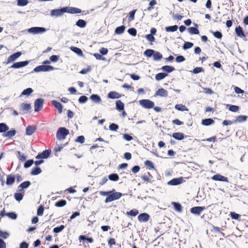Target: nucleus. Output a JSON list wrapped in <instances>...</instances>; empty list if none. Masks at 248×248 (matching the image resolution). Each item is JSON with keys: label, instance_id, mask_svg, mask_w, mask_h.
I'll use <instances>...</instances> for the list:
<instances>
[{"label": "nucleus", "instance_id": "1", "mask_svg": "<svg viewBox=\"0 0 248 248\" xmlns=\"http://www.w3.org/2000/svg\"><path fill=\"white\" fill-rule=\"evenodd\" d=\"M69 134V131L64 127H61L57 132V138L59 140L65 139L66 136Z\"/></svg>", "mask_w": 248, "mask_h": 248}, {"label": "nucleus", "instance_id": "2", "mask_svg": "<svg viewBox=\"0 0 248 248\" xmlns=\"http://www.w3.org/2000/svg\"><path fill=\"white\" fill-rule=\"evenodd\" d=\"M122 196V194L120 192H112L109 194V195L106 198L105 202L108 203L119 199Z\"/></svg>", "mask_w": 248, "mask_h": 248}, {"label": "nucleus", "instance_id": "3", "mask_svg": "<svg viewBox=\"0 0 248 248\" xmlns=\"http://www.w3.org/2000/svg\"><path fill=\"white\" fill-rule=\"evenodd\" d=\"M46 29L44 27H32L28 30V32L33 34H41L45 32Z\"/></svg>", "mask_w": 248, "mask_h": 248}, {"label": "nucleus", "instance_id": "4", "mask_svg": "<svg viewBox=\"0 0 248 248\" xmlns=\"http://www.w3.org/2000/svg\"><path fill=\"white\" fill-rule=\"evenodd\" d=\"M54 69V68L50 65H39L37 67H36L34 69V71L35 72H46V71H52Z\"/></svg>", "mask_w": 248, "mask_h": 248}, {"label": "nucleus", "instance_id": "5", "mask_svg": "<svg viewBox=\"0 0 248 248\" xmlns=\"http://www.w3.org/2000/svg\"><path fill=\"white\" fill-rule=\"evenodd\" d=\"M140 104L146 108H151L154 107V103L149 99H142L139 101Z\"/></svg>", "mask_w": 248, "mask_h": 248}, {"label": "nucleus", "instance_id": "6", "mask_svg": "<svg viewBox=\"0 0 248 248\" xmlns=\"http://www.w3.org/2000/svg\"><path fill=\"white\" fill-rule=\"evenodd\" d=\"M64 14V7L60 9H55L50 11V15L52 17H59L62 16Z\"/></svg>", "mask_w": 248, "mask_h": 248}, {"label": "nucleus", "instance_id": "7", "mask_svg": "<svg viewBox=\"0 0 248 248\" xmlns=\"http://www.w3.org/2000/svg\"><path fill=\"white\" fill-rule=\"evenodd\" d=\"M64 13H68L69 14H78L81 12V10L80 9L76 7H64Z\"/></svg>", "mask_w": 248, "mask_h": 248}, {"label": "nucleus", "instance_id": "8", "mask_svg": "<svg viewBox=\"0 0 248 248\" xmlns=\"http://www.w3.org/2000/svg\"><path fill=\"white\" fill-rule=\"evenodd\" d=\"M185 182L184 178L179 177L177 178H174L168 182V185L176 186L180 185Z\"/></svg>", "mask_w": 248, "mask_h": 248}, {"label": "nucleus", "instance_id": "9", "mask_svg": "<svg viewBox=\"0 0 248 248\" xmlns=\"http://www.w3.org/2000/svg\"><path fill=\"white\" fill-rule=\"evenodd\" d=\"M43 99L39 98L35 100L34 102V111L36 112L39 111L43 108Z\"/></svg>", "mask_w": 248, "mask_h": 248}, {"label": "nucleus", "instance_id": "10", "mask_svg": "<svg viewBox=\"0 0 248 248\" xmlns=\"http://www.w3.org/2000/svg\"><path fill=\"white\" fill-rule=\"evenodd\" d=\"M204 209L205 207L202 206L194 207L190 209V212L192 214L199 216Z\"/></svg>", "mask_w": 248, "mask_h": 248}, {"label": "nucleus", "instance_id": "11", "mask_svg": "<svg viewBox=\"0 0 248 248\" xmlns=\"http://www.w3.org/2000/svg\"><path fill=\"white\" fill-rule=\"evenodd\" d=\"M29 64V62L27 61L23 62H19L14 63L11 66L12 68H19L22 67L26 66Z\"/></svg>", "mask_w": 248, "mask_h": 248}, {"label": "nucleus", "instance_id": "12", "mask_svg": "<svg viewBox=\"0 0 248 248\" xmlns=\"http://www.w3.org/2000/svg\"><path fill=\"white\" fill-rule=\"evenodd\" d=\"M21 55L20 52H17L10 56L7 59V63L14 62Z\"/></svg>", "mask_w": 248, "mask_h": 248}, {"label": "nucleus", "instance_id": "13", "mask_svg": "<svg viewBox=\"0 0 248 248\" xmlns=\"http://www.w3.org/2000/svg\"><path fill=\"white\" fill-rule=\"evenodd\" d=\"M51 153L50 150H46L44 151L41 154H39L36 157L37 159L40 158H47Z\"/></svg>", "mask_w": 248, "mask_h": 248}, {"label": "nucleus", "instance_id": "14", "mask_svg": "<svg viewBox=\"0 0 248 248\" xmlns=\"http://www.w3.org/2000/svg\"><path fill=\"white\" fill-rule=\"evenodd\" d=\"M212 179L214 181H223V182H228V179L227 177H225L223 176H222L220 174H216L214 175L212 177Z\"/></svg>", "mask_w": 248, "mask_h": 248}, {"label": "nucleus", "instance_id": "15", "mask_svg": "<svg viewBox=\"0 0 248 248\" xmlns=\"http://www.w3.org/2000/svg\"><path fill=\"white\" fill-rule=\"evenodd\" d=\"M160 96L161 97H167L168 96V92L163 88L158 90L155 94V96Z\"/></svg>", "mask_w": 248, "mask_h": 248}, {"label": "nucleus", "instance_id": "16", "mask_svg": "<svg viewBox=\"0 0 248 248\" xmlns=\"http://www.w3.org/2000/svg\"><path fill=\"white\" fill-rule=\"evenodd\" d=\"M30 185V181H26L21 183L18 187V191L22 192L24 189L28 188Z\"/></svg>", "mask_w": 248, "mask_h": 248}, {"label": "nucleus", "instance_id": "17", "mask_svg": "<svg viewBox=\"0 0 248 248\" xmlns=\"http://www.w3.org/2000/svg\"><path fill=\"white\" fill-rule=\"evenodd\" d=\"M36 127L35 126L30 125L27 127L26 133L27 135L31 136L35 132Z\"/></svg>", "mask_w": 248, "mask_h": 248}, {"label": "nucleus", "instance_id": "18", "mask_svg": "<svg viewBox=\"0 0 248 248\" xmlns=\"http://www.w3.org/2000/svg\"><path fill=\"white\" fill-rule=\"evenodd\" d=\"M149 219V216L146 213H142L138 217V219L140 221L146 222Z\"/></svg>", "mask_w": 248, "mask_h": 248}, {"label": "nucleus", "instance_id": "19", "mask_svg": "<svg viewBox=\"0 0 248 248\" xmlns=\"http://www.w3.org/2000/svg\"><path fill=\"white\" fill-rule=\"evenodd\" d=\"M90 99L95 103H99L101 101V97L97 94H92L90 96Z\"/></svg>", "mask_w": 248, "mask_h": 248}, {"label": "nucleus", "instance_id": "20", "mask_svg": "<svg viewBox=\"0 0 248 248\" xmlns=\"http://www.w3.org/2000/svg\"><path fill=\"white\" fill-rule=\"evenodd\" d=\"M172 137L177 140H182L184 139V135L182 133L177 132L174 133L172 135Z\"/></svg>", "mask_w": 248, "mask_h": 248}, {"label": "nucleus", "instance_id": "21", "mask_svg": "<svg viewBox=\"0 0 248 248\" xmlns=\"http://www.w3.org/2000/svg\"><path fill=\"white\" fill-rule=\"evenodd\" d=\"M116 108L119 111H122L124 109V104L121 100H118L116 103Z\"/></svg>", "mask_w": 248, "mask_h": 248}, {"label": "nucleus", "instance_id": "22", "mask_svg": "<svg viewBox=\"0 0 248 248\" xmlns=\"http://www.w3.org/2000/svg\"><path fill=\"white\" fill-rule=\"evenodd\" d=\"M52 104L55 107V108H56L58 109V110L59 111V113H62V104L59 102L55 100H53L52 101Z\"/></svg>", "mask_w": 248, "mask_h": 248}, {"label": "nucleus", "instance_id": "23", "mask_svg": "<svg viewBox=\"0 0 248 248\" xmlns=\"http://www.w3.org/2000/svg\"><path fill=\"white\" fill-rule=\"evenodd\" d=\"M31 108L30 104L22 103L20 105V109L23 111H29Z\"/></svg>", "mask_w": 248, "mask_h": 248}, {"label": "nucleus", "instance_id": "24", "mask_svg": "<svg viewBox=\"0 0 248 248\" xmlns=\"http://www.w3.org/2000/svg\"><path fill=\"white\" fill-rule=\"evenodd\" d=\"M153 60L154 61H159L162 58V55L158 51H155L153 54Z\"/></svg>", "mask_w": 248, "mask_h": 248}, {"label": "nucleus", "instance_id": "25", "mask_svg": "<svg viewBox=\"0 0 248 248\" xmlns=\"http://www.w3.org/2000/svg\"><path fill=\"white\" fill-rule=\"evenodd\" d=\"M120 96L119 94L115 92H110L108 95V97L111 99L119 98Z\"/></svg>", "mask_w": 248, "mask_h": 248}, {"label": "nucleus", "instance_id": "26", "mask_svg": "<svg viewBox=\"0 0 248 248\" xmlns=\"http://www.w3.org/2000/svg\"><path fill=\"white\" fill-rule=\"evenodd\" d=\"M248 117L245 115H240L236 117L235 122L237 123H242L247 121Z\"/></svg>", "mask_w": 248, "mask_h": 248}, {"label": "nucleus", "instance_id": "27", "mask_svg": "<svg viewBox=\"0 0 248 248\" xmlns=\"http://www.w3.org/2000/svg\"><path fill=\"white\" fill-rule=\"evenodd\" d=\"M141 178L144 181H146L147 182H151L152 181V177L150 174L149 173H147V174H145L141 176Z\"/></svg>", "mask_w": 248, "mask_h": 248}, {"label": "nucleus", "instance_id": "28", "mask_svg": "<svg viewBox=\"0 0 248 248\" xmlns=\"http://www.w3.org/2000/svg\"><path fill=\"white\" fill-rule=\"evenodd\" d=\"M175 108L180 111H188V108L184 105L182 104H177L175 106Z\"/></svg>", "mask_w": 248, "mask_h": 248}, {"label": "nucleus", "instance_id": "29", "mask_svg": "<svg viewBox=\"0 0 248 248\" xmlns=\"http://www.w3.org/2000/svg\"><path fill=\"white\" fill-rule=\"evenodd\" d=\"M178 27L177 25L168 26L165 28V31L167 32H174L177 30Z\"/></svg>", "mask_w": 248, "mask_h": 248}, {"label": "nucleus", "instance_id": "30", "mask_svg": "<svg viewBox=\"0 0 248 248\" xmlns=\"http://www.w3.org/2000/svg\"><path fill=\"white\" fill-rule=\"evenodd\" d=\"M214 123V121L212 119L208 118L202 120V124L204 125H209Z\"/></svg>", "mask_w": 248, "mask_h": 248}, {"label": "nucleus", "instance_id": "31", "mask_svg": "<svg viewBox=\"0 0 248 248\" xmlns=\"http://www.w3.org/2000/svg\"><path fill=\"white\" fill-rule=\"evenodd\" d=\"M188 32L191 34H198L199 31L198 29L195 27H190L188 29Z\"/></svg>", "mask_w": 248, "mask_h": 248}, {"label": "nucleus", "instance_id": "32", "mask_svg": "<svg viewBox=\"0 0 248 248\" xmlns=\"http://www.w3.org/2000/svg\"><path fill=\"white\" fill-rule=\"evenodd\" d=\"M71 49L73 52H74L76 54H77L78 56H81L83 55V53H82V50L78 47L72 46L71 47Z\"/></svg>", "mask_w": 248, "mask_h": 248}, {"label": "nucleus", "instance_id": "33", "mask_svg": "<svg viewBox=\"0 0 248 248\" xmlns=\"http://www.w3.org/2000/svg\"><path fill=\"white\" fill-rule=\"evenodd\" d=\"M166 76H167V74L164 73H160L156 75L155 76V79L157 81H159L161 79H164Z\"/></svg>", "mask_w": 248, "mask_h": 248}, {"label": "nucleus", "instance_id": "34", "mask_svg": "<svg viewBox=\"0 0 248 248\" xmlns=\"http://www.w3.org/2000/svg\"><path fill=\"white\" fill-rule=\"evenodd\" d=\"M161 69L168 73H170L174 70V68L170 66L165 65L162 67Z\"/></svg>", "mask_w": 248, "mask_h": 248}, {"label": "nucleus", "instance_id": "35", "mask_svg": "<svg viewBox=\"0 0 248 248\" xmlns=\"http://www.w3.org/2000/svg\"><path fill=\"white\" fill-rule=\"evenodd\" d=\"M125 30V27L124 26H121L116 28L115 31V33L117 34H120L123 33Z\"/></svg>", "mask_w": 248, "mask_h": 248}, {"label": "nucleus", "instance_id": "36", "mask_svg": "<svg viewBox=\"0 0 248 248\" xmlns=\"http://www.w3.org/2000/svg\"><path fill=\"white\" fill-rule=\"evenodd\" d=\"M155 50L153 49H148L146 50L144 52V55L147 57L150 58L153 56Z\"/></svg>", "mask_w": 248, "mask_h": 248}, {"label": "nucleus", "instance_id": "37", "mask_svg": "<svg viewBox=\"0 0 248 248\" xmlns=\"http://www.w3.org/2000/svg\"><path fill=\"white\" fill-rule=\"evenodd\" d=\"M21 192H16L15 194V198L18 202H20L23 199V195L21 193Z\"/></svg>", "mask_w": 248, "mask_h": 248}, {"label": "nucleus", "instance_id": "38", "mask_svg": "<svg viewBox=\"0 0 248 248\" xmlns=\"http://www.w3.org/2000/svg\"><path fill=\"white\" fill-rule=\"evenodd\" d=\"M66 204V201L64 200H61L60 201H58L55 203V206L56 207H63Z\"/></svg>", "mask_w": 248, "mask_h": 248}, {"label": "nucleus", "instance_id": "39", "mask_svg": "<svg viewBox=\"0 0 248 248\" xmlns=\"http://www.w3.org/2000/svg\"><path fill=\"white\" fill-rule=\"evenodd\" d=\"M108 179L111 181H116L119 180V176L116 173H112L108 175Z\"/></svg>", "mask_w": 248, "mask_h": 248}, {"label": "nucleus", "instance_id": "40", "mask_svg": "<svg viewBox=\"0 0 248 248\" xmlns=\"http://www.w3.org/2000/svg\"><path fill=\"white\" fill-rule=\"evenodd\" d=\"M33 92L31 88H29L24 90L21 94L22 95H29L31 93Z\"/></svg>", "mask_w": 248, "mask_h": 248}, {"label": "nucleus", "instance_id": "41", "mask_svg": "<svg viewBox=\"0 0 248 248\" xmlns=\"http://www.w3.org/2000/svg\"><path fill=\"white\" fill-rule=\"evenodd\" d=\"M86 25V22L82 19H79L76 23V25L80 28H84Z\"/></svg>", "mask_w": 248, "mask_h": 248}, {"label": "nucleus", "instance_id": "42", "mask_svg": "<svg viewBox=\"0 0 248 248\" xmlns=\"http://www.w3.org/2000/svg\"><path fill=\"white\" fill-rule=\"evenodd\" d=\"M235 32L237 35L239 37H242L244 36L243 30L241 27H238L235 29Z\"/></svg>", "mask_w": 248, "mask_h": 248}, {"label": "nucleus", "instance_id": "43", "mask_svg": "<svg viewBox=\"0 0 248 248\" xmlns=\"http://www.w3.org/2000/svg\"><path fill=\"white\" fill-rule=\"evenodd\" d=\"M9 129L8 127L4 123L0 124V132H5Z\"/></svg>", "mask_w": 248, "mask_h": 248}, {"label": "nucleus", "instance_id": "44", "mask_svg": "<svg viewBox=\"0 0 248 248\" xmlns=\"http://www.w3.org/2000/svg\"><path fill=\"white\" fill-rule=\"evenodd\" d=\"M41 172V170L39 167H36L32 170L31 174L33 175H38Z\"/></svg>", "mask_w": 248, "mask_h": 248}, {"label": "nucleus", "instance_id": "45", "mask_svg": "<svg viewBox=\"0 0 248 248\" xmlns=\"http://www.w3.org/2000/svg\"><path fill=\"white\" fill-rule=\"evenodd\" d=\"M15 177L13 176H12L11 175H9L7 176V181H6V184L7 185H12L15 181Z\"/></svg>", "mask_w": 248, "mask_h": 248}, {"label": "nucleus", "instance_id": "46", "mask_svg": "<svg viewBox=\"0 0 248 248\" xmlns=\"http://www.w3.org/2000/svg\"><path fill=\"white\" fill-rule=\"evenodd\" d=\"M139 213V211L136 209H133L130 210L129 212L126 213V215L128 216H131L135 217L137 216Z\"/></svg>", "mask_w": 248, "mask_h": 248}, {"label": "nucleus", "instance_id": "47", "mask_svg": "<svg viewBox=\"0 0 248 248\" xmlns=\"http://www.w3.org/2000/svg\"><path fill=\"white\" fill-rule=\"evenodd\" d=\"M17 5L19 6H24L28 4V0H17Z\"/></svg>", "mask_w": 248, "mask_h": 248}, {"label": "nucleus", "instance_id": "48", "mask_svg": "<svg viewBox=\"0 0 248 248\" xmlns=\"http://www.w3.org/2000/svg\"><path fill=\"white\" fill-rule=\"evenodd\" d=\"M16 130H10V131L7 132L5 134L4 136L6 137L10 138V137H12L15 136L16 134Z\"/></svg>", "mask_w": 248, "mask_h": 248}, {"label": "nucleus", "instance_id": "49", "mask_svg": "<svg viewBox=\"0 0 248 248\" xmlns=\"http://www.w3.org/2000/svg\"><path fill=\"white\" fill-rule=\"evenodd\" d=\"M193 46V44L192 43L186 42L183 46V48L186 50L191 48Z\"/></svg>", "mask_w": 248, "mask_h": 248}, {"label": "nucleus", "instance_id": "50", "mask_svg": "<svg viewBox=\"0 0 248 248\" xmlns=\"http://www.w3.org/2000/svg\"><path fill=\"white\" fill-rule=\"evenodd\" d=\"M64 228V226L63 225H61L59 227H57L54 228L53 232L55 233H58L62 231Z\"/></svg>", "mask_w": 248, "mask_h": 248}, {"label": "nucleus", "instance_id": "51", "mask_svg": "<svg viewBox=\"0 0 248 248\" xmlns=\"http://www.w3.org/2000/svg\"><path fill=\"white\" fill-rule=\"evenodd\" d=\"M173 205L175 210L180 212L182 211V206L180 204L176 202H173Z\"/></svg>", "mask_w": 248, "mask_h": 248}, {"label": "nucleus", "instance_id": "52", "mask_svg": "<svg viewBox=\"0 0 248 248\" xmlns=\"http://www.w3.org/2000/svg\"><path fill=\"white\" fill-rule=\"evenodd\" d=\"M118 125L115 124H111L109 126V128L111 131H116L118 129Z\"/></svg>", "mask_w": 248, "mask_h": 248}, {"label": "nucleus", "instance_id": "53", "mask_svg": "<svg viewBox=\"0 0 248 248\" xmlns=\"http://www.w3.org/2000/svg\"><path fill=\"white\" fill-rule=\"evenodd\" d=\"M33 163V160L30 159L27 160L24 164V166L25 168H27L31 167Z\"/></svg>", "mask_w": 248, "mask_h": 248}, {"label": "nucleus", "instance_id": "54", "mask_svg": "<svg viewBox=\"0 0 248 248\" xmlns=\"http://www.w3.org/2000/svg\"><path fill=\"white\" fill-rule=\"evenodd\" d=\"M114 191H115L114 189H113L112 191H106V192L100 191H99V193L102 196H107V197H108V195H109V194L112 193V192H114Z\"/></svg>", "mask_w": 248, "mask_h": 248}, {"label": "nucleus", "instance_id": "55", "mask_svg": "<svg viewBox=\"0 0 248 248\" xmlns=\"http://www.w3.org/2000/svg\"><path fill=\"white\" fill-rule=\"evenodd\" d=\"M230 215L231 217L234 219H239L240 217V215L235 212H231Z\"/></svg>", "mask_w": 248, "mask_h": 248}, {"label": "nucleus", "instance_id": "56", "mask_svg": "<svg viewBox=\"0 0 248 248\" xmlns=\"http://www.w3.org/2000/svg\"><path fill=\"white\" fill-rule=\"evenodd\" d=\"M88 100V98L86 96L82 95L78 99V101L80 103H85Z\"/></svg>", "mask_w": 248, "mask_h": 248}, {"label": "nucleus", "instance_id": "57", "mask_svg": "<svg viewBox=\"0 0 248 248\" xmlns=\"http://www.w3.org/2000/svg\"><path fill=\"white\" fill-rule=\"evenodd\" d=\"M229 110L232 112H237L239 110V107L237 106L232 105L230 106Z\"/></svg>", "mask_w": 248, "mask_h": 248}, {"label": "nucleus", "instance_id": "58", "mask_svg": "<svg viewBox=\"0 0 248 248\" xmlns=\"http://www.w3.org/2000/svg\"><path fill=\"white\" fill-rule=\"evenodd\" d=\"M128 32L131 35L135 36L137 34V31L135 28H130L128 30Z\"/></svg>", "mask_w": 248, "mask_h": 248}, {"label": "nucleus", "instance_id": "59", "mask_svg": "<svg viewBox=\"0 0 248 248\" xmlns=\"http://www.w3.org/2000/svg\"><path fill=\"white\" fill-rule=\"evenodd\" d=\"M44 207L42 205L40 206L37 210V215L39 216H42L44 213Z\"/></svg>", "mask_w": 248, "mask_h": 248}, {"label": "nucleus", "instance_id": "60", "mask_svg": "<svg viewBox=\"0 0 248 248\" xmlns=\"http://www.w3.org/2000/svg\"><path fill=\"white\" fill-rule=\"evenodd\" d=\"M145 37L146 39L149 40V41L152 42H154L155 40V38L154 37V36L151 34H147L145 36Z\"/></svg>", "mask_w": 248, "mask_h": 248}, {"label": "nucleus", "instance_id": "61", "mask_svg": "<svg viewBox=\"0 0 248 248\" xmlns=\"http://www.w3.org/2000/svg\"><path fill=\"white\" fill-rule=\"evenodd\" d=\"M145 165L150 169L154 168V164L151 161L146 160L145 162Z\"/></svg>", "mask_w": 248, "mask_h": 248}, {"label": "nucleus", "instance_id": "62", "mask_svg": "<svg viewBox=\"0 0 248 248\" xmlns=\"http://www.w3.org/2000/svg\"><path fill=\"white\" fill-rule=\"evenodd\" d=\"M84 141H85V138L83 136H80L78 137V138L76 140V142H79L80 143H84Z\"/></svg>", "mask_w": 248, "mask_h": 248}, {"label": "nucleus", "instance_id": "63", "mask_svg": "<svg viewBox=\"0 0 248 248\" xmlns=\"http://www.w3.org/2000/svg\"><path fill=\"white\" fill-rule=\"evenodd\" d=\"M6 216H8L9 217H10L12 219H15L17 217V215L15 213H7Z\"/></svg>", "mask_w": 248, "mask_h": 248}, {"label": "nucleus", "instance_id": "64", "mask_svg": "<svg viewBox=\"0 0 248 248\" xmlns=\"http://www.w3.org/2000/svg\"><path fill=\"white\" fill-rule=\"evenodd\" d=\"M213 33L214 36L218 39H221L222 37V33L218 31L213 32Z\"/></svg>", "mask_w": 248, "mask_h": 248}]
</instances>
